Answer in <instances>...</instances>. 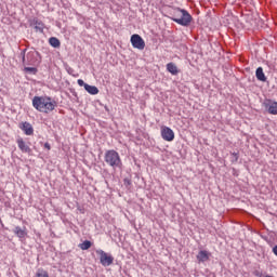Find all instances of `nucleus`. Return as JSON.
<instances>
[{"instance_id":"7","label":"nucleus","mask_w":277,"mask_h":277,"mask_svg":"<svg viewBox=\"0 0 277 277\" xmlns=\"http://www.w3.org/2000/svg\"><path fill=\"white\" fill-rule=\"evenodd\" d=\"M263 105L268 114H271L272 116H277V102H274L272 100H265Z\"/></svg>"},{"instance_id":"16","label":"nucleus","mask_w":277,"mask_h":277,"mask_svg":"<svg viewBox=\"0 0 277 277\" xmlns=\"http://www.w3.org/2000/svg\"><path fill=\"white\" fill-rule=\"evenodd\" d=\"M34 57H36V53L29 52V53L27 54V64H28L29 66H34V64H36V60H34Z\"/></svg>"},{"instance_id":"18","label":"nucleus","mask_w":277,"mask_h":277,"mask_svg":"<svg viewBox=\"0 0 277 277\" xmlns=\"http://www.w3.org/2000/svg\"><path fill=\"white\" fill-rule=\"evenodd\" d=\"M24 70L25 72H30L32 75H36V72H38V68L36 67H25Z\"/></svg>"},{"instance_id":"3","label":"nucleus","mask_w":277,"mask_h":277,"mask_svg":"<svg viewBox=\"0 0 277 277\" xmlns=\"http://www.w3.org/2000/svg\"><path fill=\"white\" fill-rule=\"evenodd\" d=\"M104 160L110 168H122V159H120V154L114 149H109L105 153Z\"/></svg>"},{"instance_id":"15","label":"nucleus","mask_w":277,"mask_h":277,"mask_svg":"<svg viewBox=\"0 0 277 277\" xmlns=\"http://www.w3.org/2000/svg\"><path fill=\"white\" fill-rule=\"evenodd\" d=\"M49 43L51 44V47H53L54 49H60V39L55 38V37H51L49 40Z\"/></svg>"},{"instance_id":"11","label":"nucleus","mask_w":277,"mask_h":277,"mask_svg":"<svg viewBox=\"0 0 277 277\" xmlns=\"http://www.w3.org/2000/svg\"><path fill=\"white\" fill-rule=\"evenodd\" d=\"M255 77L258 81H267V77H265V72L263 71V67H258L255 70Z\"/></svg>"},{"instance_id":"8","label":"nucleus","mask_w":277,"mask_h":277,"mask_svg":"<svg viewBox=\"0 0 277 277\" xmlns=\"http://www.w3.org/2000/svg\"><path fill=\"white\" fill-rule=\"evenodd\" d=\"M16 144L22 153H28V154L31 153V147L27 145V143L25 142V140H23V137H18L16 140Z\"/></svg>"},{"instance_id":"21","label":"nucleus","mask_w":277,"mask_h":277,"mask_svg":"<svg viewBox=\"0 0 277 277\" xmlns=\"http://www.w3.org/2000/svg\"><path fill=\"white\" fill-rule=\"evenodd\" d=\"M36 25H39L40 27L36 26V29H40V31H42V23H39L38 21H36Z\"/></svg>"},{"instance_id":"19","label":"nucleus","mask_w":277,"mask_h":277,"mask_svg":"<svg viewBox=\"0 0 277 277\" xmlns=\"http://www.w3.org/2000/svg\"><path fill=\"white\" fill-rule=\"evenodd\" d=\"M77 83L78 85H80V88H84V89H85V85H88V83H85L82 79H78Z\"/></svg>"},{"instance_id":"5","label":"nucleus","mask_w":277,"mask_h":277,"mask_svg":"<svg viewBox=\"0 0 277 277\" xmlns=\"http://www.w3.org/2000/svg\"><path fill=\"white\" fill-rule=\"evenodd\" d=\"M96 254H98L100 256V263L104 266V267H109V265H111L114 263V256L107 254L105 251H103L102 249L96 250Z\"/></svg>"},{"instance_id":"23","label":"nucleus","mask_w":277,"mask_h":277,"mask_svg":"<svg viewBox=\"0 0 277 277\" xmlns=\"http://www.w3.org/2000/svg\"><path fill=\"white\" fill-rule=\"evenodd\" d=\"M234 155V157H237V154H233Z\"/></svg>"},{"instance_id":"10","label":"nucleus","mask_w":277,"mask_h":277,"mask_svg":"<svg viewBox=\"0 0 277 277\" xmlns=\"http://www.w3.org/2000/svg\"><path fill=\"white\" fill-rule=\"evenodd\" d=\"M14 235H16V237H18L19 239H25L26 235H27V228H21V226H16L13 229Z\"/></svg>"},{"instance_id":"22","label":"nucleus","mask_w":277,"mask_h":277,"mask_svg":"<svg viewBox=\"0 0 277 277\" xmlns=\"http://www.w3.org/2000/svg\"><path fill=\"white\" fill-rule=\"evenodd\" d=\"M44 148H47V150H51V144L44 143Z\"/></svg>"},{"instance_id":"6","label":"nucleus","mask_w":277,"mask_h":277,"mask_svg":"<svg viewBox=\"0 0 277 277\" xmlns=\"http://www.w3.org/2000/svg\"><path fill=\"white\" fill-rule=\"evenodd\" d=\"M161 137L164 142H174V131L164 126L161 128Z\"/></svg>"},{"instance_id":"4","label":"nucleus","mask_w":277,"mask_h":277,"mask_svg":"<svg viewBox=\"0 0 277 277\" xmlns=\"http://www.w3.org/2000/svg\"><path fill=\"white\" fill-rule=\"evenodd\" d=\"M130 42L133 49H137L138 51H144L146 49V42L142 38V36L134 34L131 36Z\"/></svg>"},{"instance_id":"13","label":"nucleus","mask_w":277,"mask_h":277,"mask_svg":"<svg viewBox=\"0 0 277 277\" xmlns=\"http://www.w3.org/2000/svg\"><path fill=\"white\" fill-rule=\"evenodd\" d=\"M84 90L92 96H96V94H98V88L96 85L85 84Z\"/></svg>"},{"instance_id":"9","label":"nucleus","mask_w":277,"mask_h":277,"mask_svg":"<svg viewBox=\"0 0 277 277\" xmlns=\"http://www.w3.org/2000/svg\"><path fill=\"white\" fill-rule=\"evenodd\" d=\"M19 129L23 130L25 135H34V126L27 121L19 123Z\"/></svg>"},{"instance_id":"12","label":"nucleus","mask_w":277,"mask_h":277,"mask_svg":"<svg viewBox=\"0 0 277 277\" xmlns=\"http://www.w3.org/2000/svg\"><path fill=\"white\" fill-rule=\"evenodd\" d=\"M209 251H199V253L197 254V260L199 261V263H205L206 261H209Z\"/></svg>"},{"instance_id":"14","label":"nucleus","mask_w":277,"mask_h":277,"mask_svg":"<svg viewBox=\"0 0 277 277\" xmlns=\"http://www.w3.org/2000/svg\"><path fill=\"white\" fill-rule=\"evenodd\" d=\"M167 70L168 72H171V75H179V67H176V64L174 63L167 64Z\"/></svg>"},{"instance_id":"17","label":"nucleus","mask_w":277,"mask_h":277,"mask_svg":"<svg viewBox=\"0 0 277 277\" xmlns=\"http://www.w3.org/2000/svg\"><path fill=\"white\" fill-rule=\"evenodd\" d=\"M80 250H90L92 248V242L90 240H84L79 245Z\"/></svg>"},{"instance_id":"20","label":"nucleus","mask_w":277,"mask_h":277,"mask_svg":"<svg viewBox=\"0 0 277 277\" xmlns=\"http://www.w3.org/2000/svg\"><path fill=\"white\" fill-rule=\"evenodd\" d=\"M25 51H27V50H23V51L21 52L22 63H23V64H27V61H26V58H25Z\"/></svg>"},{"instance_id":"2","label":"nucleus","mask_w":277,"mask_h":277,"mask_svg":"<svg viewBox=\"0 0 277 277\" xmlns=\"http://www.w3.org/2000/svg\"><path fill=\"white\" fill-rule=\"evenodd\" d=\"M171 21L177 23V25H182V27H188L192 23V14L184 9H174L172 12Z\"/></svg>"},{"instance_id":"1","label":"nucleus","mask_w":277,"mask_h":277,"mask_svg":"<svg viewBox=\"0 0 277 277\" xmlns=\"http://www.w3.org/2000/svg\"><path fill=\"white\" fill-rule=\"evenodd\" d=\"M57 104L51 97L35 96L32 98V106L41 114H51Z\"/></svg>"}]
</instances>
